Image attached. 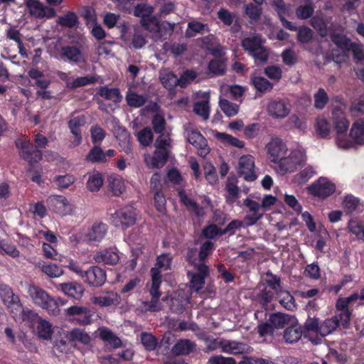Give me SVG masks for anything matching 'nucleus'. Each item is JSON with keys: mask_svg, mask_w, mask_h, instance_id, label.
Here are the masks:
<instances>
[{"mask_svg": "<svg viewBox=\"0 0 364 364\" xmlns=\"http://www.w3.org/2000/svg\"><path fill=\"white\" fill-rule=\"evenodd\" d=\"M349 304L346 297H340L336 302V309L339 313L336 315L339 317L343 329L348 328L350 326L352 311L349 309Z\"/></svg>", "mask_w": 364, "mask_h": 364, "instance_id": "obj_12", "label": "nucleus"}, {"mask_svg": "<svg viewBox=\"0 0 364 364\" xmlns=\"http://www.w3.org/2000/svg\"><path fill=\"white\" fill-rule=\"evenodd\" d=\"M159 79L163 86L168 90H173L178 85V80L176 75L167 70L160 72Z\"/></svg>", "mask_w": 364, "mask_h": 364, "instance_id": "obj_30", "label": "nucleus"}, {"mask_svg": "<svg viewBox=\"0 0 364 364\" xmlns=\"http://www.w3.org/2000/svg\"><path fill=\"white\" fill-rule=\"evenodd\" d=\"M314 13V7L311 3L298 6L295 11L296 17L301 20L311 18Z\"/></svg>", "mask_w": 364, "mask_h": 364, "instance_id": "obj_54", "label": "nucleus"}, {"mask_svg": "<svg viewBox=\"0 0 364 364\" xmlns=\"http://www.w3.org/2000/svg\"><path fill=\"white\" fill-rule=\"evenodd\" d=\"M142 27L150 32H156L159 30V25L157 18L152 15L150 16H143L140 20Z\"/></svg>", "mask_w": 364, "mask_h": 364, "instance_id": "obj_61", "label": "nucleus"}, {"mask_svg": "<svg viewBox=\"0 0 364 364\" xmlns=\"http://www.w3.org/2000/svg\"><path fill=\"white\" fill-rule=\"evenodd\" d=\"M310 24L318 31L321 36L326 37L328 36L327 23L322 17L313 16L310 20Z\"/></svg>", "mask_w": 364, "mask_h": 364, "instance_id": "obj_45", "label": "nucleus"}, {"mask_svg": "<svg viewBox=\"0 0 364 364\" xmlns=\"http://www.w3.org/2000/svg\"><path fill=\"white\" fill-rule=\"evenodd\" d=\"M103 177L97 172L90 175L87 182V188L92 192L98 191L103 184Z\"/></svg>", "mask_w": 364, "mask_h": 364, "instance_id": "obj_49", "label": "nucleus"}, {"mask_svg": "<svg viewBox=\"0 0 364 364\" xmlns=\"http://www.w3.org/2000/svg\"><path fill=\"white\" fill-rule=\"evenodd\" d=\"M272 6L277 12L282 26L287 29L295 31L296 26H294L292 22L285 18V16L289 14V9L284 0H272Z\"/></svg>", "mask_w": 364, "mask_h": 364, "instance_id": "obj_14", "label": "nucleus"}, {"mask_svg": "<svg viewBox=\"0 0 364 364\" xmlns=\"http://www.w3.org/2000/svg\"><path fill=\"white\" fill-rule=\"evenodd\" d=\"M83 282L91 287H100L107 280V274L105 269L98 266H91L87 270L83 271L80 267L74 269Z\"/></svg>", "mask_w": 364, "mask_h": 364, "instance_id": "obj_3", "label": "nucleus"}, {"mask_svg": "<svg viewBox=\"0 0 364 364\" xmlns=\"http://www.w3.org/2000/svg\"><path fill=\"white\" fill-rule=\"evenodd\" d=\"M270 116L274 118H284L290 112V108L282 100H274L267 107Z\"/></svg>", "mask_w": 364, "mask_h": 364, "instance_id": "obj_20", "label": "nucleus"}, {"mask_svg": "<svg viewBox=\"0 0 364 364\" xmlns=\"http://www.w3.org/2000/svg\"><path fill=\"white\" fill-rule=\"evenodd\" d=\"M220 347L222 352L232 355L246 353L250 348V346L245 343L228 340L220 341Z\"/></svg>", "mask_w": 364, "mask_h": 364, "instance_id": "obj_16", "label": "nucleus"}, {"mask_svg": "<svg viewBox=\"0 0 364 364\" xmlns=\"http://www.w3.org/2000/svg\"><path fill=\"white\" fill-rule=\"evenodd\" d=\"M348 231L355 235L358 240L364 242V225L354 220H350L348 226Z\"/></svg>", "mask_w": 364, "mask_h": 364, "instance_id": "obj_48", "label": "nucleus"}, {"mask_svg": "<svg viewBox=\"0 0 364 364\" xmlns=\"http://www.w3.org/2000/svg\"><path fill=\"white\" fill-rule=\"evenodd\" d=\"M336 191V186L326 177H320L307 187L309 194L319 198H326Z\"/></svg>", "mask_w": 364, "mask_h": 364, "instance_id": "obj_6", "label": "nucleus"}, {"mask_svg": "<svg viewBox=\"0 0 364 364\" xmlns=\"http://www.w3.org/2000/svg\"><path fill=\"white\" fill-rule=\"evenodd\" d=\"M193 111L195 113L207 120L210 115V107L208 100H202L196 102L194 104Z\"/></svg>", "mask_w": 364, "mask_h": 364, "instance_id": "obj_58", "label": "nucleus"}, {"mask_svg": "<svg viewBox=\"0 0 364 364\" xmlns=\"http://www.w3.org/2000/svg\"><path fill=\"white\" fill-rule=\"evenodd\" d=\"M245 13L250 19L257 21L262 13V9L257 4L249 3L245 6Z\"/></svg>", "mask_w": 364, "mask_h": 364, "instance_id": "obj_64", "label": "nucleus"}, {"mask_svg": "<svg viewBox=\"0 0 364 364\" xmlns=\"http://www.w3.org/2000/svg\"><path fill=\"white\" fill-rule=\"evenodd\" d=\"M114 136L119 146L127 154L132 152L130 144V134L124 127H118L114 129Z\"/></svg>", "mask_w": 364, "mask_h": 364, "instance_id": "obj_24", "label": "nucleus"}, {"mask_svg": "<svg viewBox=\"0 0 364 364\" xmlns=\"http://www.w3.org/2000/svg\"><path fill=\"white\" fill-rule=\"evenodd\" d=\"M168 150L156 149L151 159L153 167L159 168L164 166L168 161Z\"/></svg>", "mask_w": 364, "mask_h": 364, "instance_id": "obj_41", "label": "nucleus"}, {"mask_svg": "<svg viewBox=\"0 0 364 364\" xmlns=\"http://www.w3.org/2000/svg\"><path fill=\"white\" fill-rule=\"evenodd\" d=\"M41 269L50 277H58L63 274V271L60 267L50 262H44Z\"/></svg>", "mask_w": 364, "mask_h": 364, "instance_id": "obj_59", "label": "nucleus"}, {"mask_svg": "<svg viewBox=\"0 0 364 364\" xmlns=\"http://www.w3.org/2000/svg\"><path fill=\"white\" fill-rule=\"evenodd\" d=\"M207 27V24H204L197 21H191L188 23V28L186 31V35L188 38L196 36L197 33H203V31Z\"/></svg>", "mask_w": 364, "mask_h": 364, "instance_id": "obj_51", "label": "nucleus"}, {"mask_svg": "<svg viewBox=\"0 0 364 364\" xmlns=\"http://www.w3.org/2000/svg\"><path fill=\"white\" fill-rule=\"evenodd\" d=\"M208 69L214 75H222L225 71V64L222 60L214 58L209 62Z\"/></svg>", "mask_w": 364, "mask_h": 364, "instance_id": "obj_57", "label": "nucleus"}, {"mask_svg": "<svg viewBox=\"0 0 364 364\" xmlns=\"http://www.w3.org/2000/svg\"><path fill=\"white\" fill-rule=\"evenodd\" d=\"M151 286L149 293L154 299H159L161 295L159 288L161 284V274L158 272L151 273Z\"/></svg>", "mask_w": 364, "mask_h": 364, "instance_id": "obj_43", "label": "nucleus"}, {"mask_svg": "<svg viewBox=\"0 0 364 364\" xmlns=\"http://www.w3.org/2000/svg\"><path fill=\"white\" fill-rule=\"evenodd\" d=\"M57 23L62 27L73 28L79 23V18L73 11H68L63 16L58 17Z\"/></svg>", "mask_w": 364, "mask_h": 364, "instance_id": "obj_38", "label": "nucleus"}, {"mask_svg": "<svg viewBox=\"0 0 364 364\" xmlns=\"http://www.w3.org/2000/svg\"><path fill=\"white\" fill-rule=\"evenodd\" d=\"M215 249L214 243L210 240L204 242L200 247L198 252V260L201 263H205L207 257L212 255Z\"/></svg>", "mask_w": 364, "mask_h": 364, "instance_id": "obj_60", "label": "nucleus"}, {"mask_svg": "<svg viewBox=\"0 0 364 364\" xmlns=\"http://www.w3.org/2000/svg\"><path fill=\"white\" fill-rule=\"evenodd\" d=\"M268 159L273 163H278L287 154V147L285 142L279 137H274L266 145Z\"/></svg>", "mask_w": 364, "mask_h": 364, "instance_id": "obj_8", "label": "nucleus"}, {"mask_svg": "<svg viewBox=\"0 0 364 364\" xmlns=\"http://www.w3.org/2000/svg\"><path fill=\"white\" fill-rule=\"evenodd\" d=\"M186 136L188 141L197 149H203L207 146L205 138L199 131L186 129Z\"/></svg>", "mask_w": 364, "mask_h": 364, "instance_id": "obj_27", "label": "nucleus"}, {"mask_svg": "<svg viewBox=\"0 0 364 364\" xmlns=\"http://www.w3.org/2000/svg\"><path fill=\"white\" fill-rule=\"evenodd\" d=\"M60 289L65 295L75 299H80L85 291L83 286L77 282H67L59 284Z\"/></svg>", "mask_w": 364, "mask_h": 364, "instance_id": "obj_19", "label": "nucleus"}, {"mask_svg": "<svg viewBox=\"0 0 364 364\" xmlns=\"http://www.w3.org/2000/svg\"><path fill=\"white\" fill-rule=\"evenodd\" d=\"M250 56L253 58L255 65L258 66L267 62L269 57V50L262 45L257 51L252 53Z\"/></svg>", "mask_w": 364, "mask_h": 364, "instance_id": "obj_52", "label": "nucleus"}, {"mask_svg": "<svg viewBox=\"0 0 364 364\" xmlns=\"http://www.w3.org/2000/svg\"><path fill=\"white\" fill-rule=\"evenodd\" d=\"M16 146L19 150V156L28 164L27 173H32L31 181L38 184H41V168L36 167L35 164H38L43 158V154L41 150L34 149L33 143L29 139H17Z\"/></svg>", "mask_w": 364, "mask_h": 364, "instance_id": "obj_1", "label": "nucleus"}, {"mask_svg": "<svg viewBox=\"0 0 364 364\" xmlns=\"http://www.w3.org/2000/svg\"><path fill=\"white\" fill-rule=\"evenodd\" d=\"M342 327V323L340 321L339 317L336 315L331 318H327L321 322L319 335L321 337H326L333 333L338 328Z\"/></svg>", "mask_w": 364, "mask_h": 364, "instance_id": "obj_22", "label": "nucleus"}, {"mask_svg": "<svg viewBox=\"0 0 364 364\" xmlns=\"http://www.w3.org/2000/svg\"><path fill=\"white\" fill-rule=\"evenodd\" d=\"M140 338L143 346L147 351H152L156 348L158 339L151 333L142 332Z\"/></svg>", "mask_w": 364, "mask_h": 364, "instance_id": "obj_44", "label": "nucleus"}, {"mask_svg": "<svg viewBox=\"0 0 364 364\" xmlns=\"http://www.w3.org/2000/svg\"><path fill=\"white\" fill-rule=\"evenodd\" d=\"M263 44L260 35H255L251 37H247L242 39L241 46L243 50L250 55L254 52L257 51Z\"/></svg>", "mask_w": 364, "mask_h": 364, "instance_id": "obj_26", "label": "nucleus"}, {"mask_svg": "<svg viewBox=\"0 0 364 364\" xmlns=\"http://www.w3.org/2000/svg\"><path fill=\"white\" fill-rule=\"evenodd\" d=\"M238 173L247 181H254L257 178L255 172V159L252 156L244 155L240 158Z\"/></svg>", "mask_w": 364, "mask_h": 364, "instance_id": "obj_10", "label": "nucleus"}, {"mask_svg": "<svg viewBox=\"0 0 364 364\" xmlns=\"http://www.w3.org/2000/svg\"><path fill=\"white\" fill-rule=\"evenodd\" d=\"M215 136L218 139L226 145L232 146L239 149H242L245 146L244 141L227 133L217 132Z\"/></svg>", "mask_w": 364, "mask_h": 364, "instance_id": "obj_40", "label": "nucleus"}, {"mask_svg": "<svg viewBox=\"0 0 364 364\" xmlns=\"http://www.w3.org/2000/svg\"><path fill=\"white\" fill-rule=\"evenodd\" d=\"M94 303L100 306H109L119 303V297L117 294L110 293L105 296L95 297Z\"/></svg>", "mask_w": 364, "mask_h": 364, "instance_id": "obj_47", "label": "nucleus"}, {"mask_svg": "<svg viewBox=\"0 0 364 364\" xmlns=\"http://www.w3.org/2000/svg\"><path fill=\"white\" fill-rule=\"evenodd\" d=\"M4 302L7 306L11 311H19L22 309V304L20 299L17 295H15L11 288L5 287L4 289H1Z\"/></svg>", "mask_w": 364, "mask_h": 364, "instance_id": "obj_18", "label": "nucleus"}, {"mask_svg": "<svg viewBox=\"0 0 364 364\" xmlns=\"http://www.w3.org/2000/svg\"><path fill=\"white\" fill-rule=\"evenodd\" d=\"M314 106L316 109H322L328 103L329 98L326 92L323 88H319L314 94Z\"/></svg>", "mask_w": 364, "mask_h": 364, "instance_id": "obj_62", "label": "nucleus"}, {"mask_svg": "<svg viewBox=\"0 0 364 364\" xmlns=\"http://www.w3.org/2000/svg\"><path fill=\"white\" fill-rule=\"evenodd\" d=\"M343 207L346 213L355 211L360 205V200L353 195L346 196L343 200Z\"/></svg>", "mask_w": 364, "mask_h": 364, "instance_id": "obj_53", "label": "nucleus"}, {"mask_svg": "<svg viewBox=\"0 0 364 364\" xmlns=\"http://www.w3.org/2000/svg\"><path fill=\"white\" fill-rule=\"evenodd\" d=\"M27 293L36 306L55 315L57 309L56 302L46 290L37 285L30 284L28 287Z\"/></svg>", "mask_w": 364, "mask_h": 364, "instance_id": "obj_2", "label": "nucleus"}, {"mask_svg": "<svg viewBox=\"0 0 364 364\" xmlns=\"http://www.w3.org/2000/svg\"><path fill=\"white\" fill-rule=\"evenodd\" d=\"M332 42L338 48L343 50H350L352 43L346 36L341 33H333L330 36Z\"/></svg>", "mask_w": 364, "mask_h": 364, "instance_id": "obj_42", "label": "nucleus"}, {"mask_svg": "<svg viewBox=\"0 0 364 364\" xmlns=\"http://www.w3.org/2000/svg\"><path fill=\"white\" fill-rule=\"evenodd\" d=\"M38 323L37 331L40 338L48 339L52 334L51 324L41 318L36 322Z\"/></svg>", "mask_w": 364, "mask_h": 364, "instance_id": "obj_55", "label": "nucleus"}, {"mask_svg": "<svg viewBox=\"0 0 364 364\" xmlns=\"http://www.w3.org/2000/svg\"><path fill=\"white\" fill-rule=\"evenodd\" d=\"M60 55L61 58L68 60L75 64L85 62L81 49L75 46H63L60 49Z\"/></svg>", "mask_w": 364, "mask_h": 364, "instance_id": "obj_15", "label": "nucleus"}, {"mask_svg": "<svg viewBox=\"0 0 364 364\" xmlns=\"http://www.w3.org/2000/svg\"><path fill=\"white\" fill-rule=\"evenodd\" d=\"M291 316L287 314L280 312L272 314L269 321L272 323L274 330L284 328L291 322Z\"/></svg>", "mask_w": 364, "mask_h": 364, "instance_id": "obj_34", "label": "nucleus"}, {"mask_svg": "<svg viewBox=\"0 0 364 364\" xmlns=\"http://www.w3.org/2000/svg\"><path fill=\"white\" fill-rule=\"evenodd\" d=\"M111 223L116 228L125 230L136 222L135 209L132 206H125L114 212L110 217Z\"/></svg>", "mask_w": 364, "mask_h": 364, "instance_id": "obj_5", "label": "nucleus"}, {"mask_svg": "<svg viewBox=\"0 0 364 364\" xmlns=\"http://www.w3.org/2000/svg\"><path fill=\"white\" fill-rule=\"evenodd\" d=\"M251 83L257 92L262 93L269 92L273 88V84L264 77L252 76Z\"/></svg>", "mask_w": 364, "mask_h": 364, "instance_id": "obj_37", "label": "nucleus"}, {"mask_svg": "<svg viewBox=\"0 0 364 364\" xmlns=\"http://www.w3.org/2000/svg\"><path fill=\"white\" fill-rule=\"evenodd\" d=\"M67 338L70 342H79L87 345L91 341L90 335L82 329L75 328L68 333Z\"/></svg>", "mask_w": 364, "mask_h": 364, "instance_id": "obj_32", "label": "nucleus"}, {"mask_svg": "<svg viewBox=\"0 0 364 364\" xmlns=\"http://www.w3.org/2000/svg\"><path fill=\"white\" fill-rule=\"evenodd\" d=\"M107 226L103 223H95L87 233L90 241L100 242L105 235Z\"/></svg>", "mask_w": 364, "mask_h": 364, "instance_id": "obj_35", "label": "nucleus"}, {"mask_svg": "<svg viewBox=\"0 0 364 364\" xmlns=\"http://www.w3.org/2000/svg\"><path fill=\"white\" fill-rule=\"evenodd\" d=\"M226 194L225 195V201L228 204H233L236 200L240 197V189L237 186V181H230L228 178L225 184Z\"/></svg>", "mask_w": 364, "mask_h": 364, "instance_id": "obj_29", "label": "nucleus"}, {"mask_svg": "<svg viewBox=\"0 0 364 364\" xmlns=\"http://www.w3.org/2000/svg\"><path fill=\"white\" fill-rule=\"evenodd\" d=\"M96 263L114 265L119 260V251L116 247H109L97 252L93 257Z\"/></svg>", "mask_w": 364, "mask_h": 364, "instance_id": "obj_11", "label": "nucleus"}, {"mask_svg": "<svg viewBox=\"0 0 364 364\" xmlns=\"http://www.w3.org/2000/svg\"><path fill=\"white\" fill-rule=\"evenodd\" d=\"M196 350V343L189 339H179L172 347L173 355H188Z\"/></svg>", "mask_w": 364, "mask_h": 364, "instance_id": "obj_17", "label": "nucleus"}, {"mask_svg": "<svg viewBox=\"0 0 364 364\" xmlns=\"http://www.w3.org/2000/svg\"><path fill=\"white\" fill-rule=\"evenodd\" d=\"M24 4L31 16L36 18L50 19L56 16V11L53 8L44 6L39 0H25Z\"/></svg>", "mask_w": 364, "mask_h": 364, "instance_id": "obj_7", "label": "nucleus"}, {"mask_svg": "<svg viewBox=\"0 0 364 364\" xmlns=\"http://www.w3.org/2000/svg\"><path fill=\"white\" fill-rule=\"evenodd\" d=\"M125 99L128 106L134 108L142 107L147 101V97L144 95H139L134 91L128 90Z\"/></svg>", "mask_w": 364, "mask_h": 364, "instance_id": "obj_33", "label": "nucleus"}, {"mask_svg": "<svg viewBox=\"0 0 364 364\" xmlns=\"http://www.w3.org/2000/svg\"><path fill=\"white\" fill-rule=\"evenodd\" d=\"M316 174L312 166H307L299 173L296 174L294 178L295 183L298 184L306 183L310 178H311Z\"/></svg>", "mask_w": 364, "mask_h": 364, "instance_id": "obj_56", "label": "nucleus"}, {"mask_svg": "<svg viewBox=\"0 0 364 364\" xmlns=\"http://www.w3.org/2000/svg\"><path fill=\"white\" fill-rule=\"evenodd\" d=\"M303 331L299 323L291 324L284 331L283 338L287 343H294L299 341L302 336Z\"/></svg>", "mask_w": 364, "mask_h": 364, "instance_id": "obj_25", "label": "nucleus"}, {"mask_svg": "<svg viewBox=\"0 0 364 364\" xmlns=\"http://www.w3.org/2000/svg\"><path fill=\"white\" fill-rule=\"evenodd\" d=\"M332 115L336 133L338 135L346 134L349 127V122L346 119L345 113L336 108L333 110Z\"/></svg>", "mask_w": 364, "mask_h": 364, "instance_id": "obj_21", "label": "nucleus"}, {"mask_svg": "<svg viewBox=\"0 0 364 364\" xmlns=\"http://www.w3.org/2000/svg\"><path fill=\"white\" fill-rule=\"evenodd\" d=\"M219 106L228 117L235 116L239 111V106L237 105L232 103L226 99H220Z\"/></svg>", "mask_w": 364, "mask_h": 364, "instance_id": "obj_50", "label": "nucleus"}, {"mask_svg": "<svg viewBox=\"0 0 364 364\" xmlns=\"http://www.w3.org/2000/svg\"><path fill=\"white\" fill-rule=\"evenodd\" d=\"M171 259L167 255L162 254L157 257L156 262L154 267L150 270L151 273H161L160 269L167 270L170 268Z\"/></svg>", "mask_w": 364, "mask_h": 364, "instance_id": "obj_46", "label": "nucleus"}, {"mask_svg": "<svg viewBox=\"0 0 364 364\" xmlns=\"http://www.w3.org/2000/svg\"><path fill=\"white\" fill-rule=\"evenodd\" d=\"M305 154L300 149L292 150L287 157L284 156L278 163V168L282 174L293 173L305 163Z\"/></svg>", "mask_w": 364, "mask_h": 364, "instance_id": "obj_4", "label": "nucleus"}, {"mask_svg": "<svg viewBox=\"0 0 364 364\" xmlns=\"http://www.w3.org/2000/svg\"><path fill=\"white\" fill-rule=\"evenodd\" d=\"M100 338L102 341L107 342L113 348H120L122 345L121 339L107 328L100 331Z\"/></svg>", "mask_w": 364, "mask_h": 364, "instance_id": "obj_36", "label": "nucleus"}, {"mask_svg": "<svg viewBox=\"0 0 364 364\" xmlns=\"http://www.w3.org/2000/svg\"><path fill=\"white\" fill-rule=\"evenodd\" d=\"M280 304L287 310L292 311L296 308L295 299L289 291H283L279 295Z\"/></svg>", "mask_w": 364, "mask_h": 364, "instance_id": "obj_63", "label": "nucleus"}, {"mask_svg": "<svg viewBox=\"0 0 364 364\" xmlns=\"http://www.w3.org/2000/svg\"><path fill=\"white\" fill-rule=\"evenodd\" d=\"M85 159L88 162L105 163L107 159L105 158L104 151L100 146H94L87 154Z\"/></svg>", "mask_w": 364, "mask_h": 364, "instance_id": "obj_39", "label": "nucleus"}, {"mask_svg": "<svg viewBox=\"0 0 364 364\" xmlns=\"http://www.w3.org/2000/svg\"><path fill=\"white\" fill-rule=\"evenodd\" d=\"M350 136L357 144H364V119H359L352 125Z\"/></svg>", "mask_w": 364, "mask_h": 364, "instance_id": "obj_28", "label": "nucleus"}, {"mask_svg": "<svg viewBox=\"0 0 364 364\" xmlns=\"http://www.w3.org/2000/svg\"><path fill=\"white\" fill-rule=\"evenodd\" d=\"M98 95L107 100H111L114 103H119L122 100V95L117 87L109 88L107 86L100 87Z\"/></svg>", "mask_w": 364, "mask_h": 364, "instance_id": "obj_31", "label": "nucleus"}, {"mask_svg": "<svg viewBox=\"0 0 364 364\" xmlns=\"http://www.w3.org/2000/svg\"><path fill=\"white\" fill-rule=\"evenodd\" d=\"M208 364H258V358L244 355L237 363L234 358L225 357L222 355L211 356L208 361Z\"/></svg>", "mask_w": 364, "mask_h": 364, "instance_id": "obj_13", "label": "nucleus"}, {"mask_svg": "<svg viewBox=\"0 0 364 364\" xmlns=\"http://www.w3.org/2000/svg\"><path fill=\"white\" fill-rule=\"evenodd\" d=\"M196 272H188L190 278V287L193 291H199L205 284V278L209 276L210 269L206 264H199L194 268Z\"/></svg>", "mask_w": 364, "mask_h": 364, "instance_id": "obj_9", "label": "nucleus"}, {"mask_svg": "<svg viewBox=\"0 0 364 364\" xmlns=\"http://www.w3.org/2000/svg\"><path fill=\"white\" fill-rule=\"evenodd\" d=\"M85 124V117L84 115L75 117L70 119L68 122V126L70 132L75 136L74 144L75 146L82 142V134L80 127Z\"/></svg>", "mask_w": 364, "mask_h": 364, "instance_id": "obj_23", "label": "nucleus"}]
</instances>
